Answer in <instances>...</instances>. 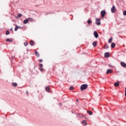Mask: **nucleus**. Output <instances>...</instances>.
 <instances>
[{
	"mask_svg": "<svg viewBox=\"0 0 126 126\" xmlns=\"http://www.w3.org/2000/svg\"><path fill=\"white\" fill-rule=\"evenodd\" d=\"M87 87H88V85L87 84H84L81 86V91H83V90H85V89H87Z\"/></svg>",
	"mask_w": 126,
	"mask_h": 126,
	"instance_id": "nucleus-1",
	"label": "nucleus"
},
{
	"mask_svg": "<svg viewBox=\"0 0 126 126\" xmlns=\"http://www.w3.org/2000/svg\"><path fill=\"white\" fill-rule=\"evenodd\" d=\"M111 10L112 13H115L116 11V6H113L111 8Z\"/></svg>",
	"mask_w": 126,
	"mask_h": 126,
	"instance_id": "nucleus-2",
	"label": "nucleus"
},
{
	"mask_svg": "<svg viewBox=\"0 0 126 126\" xmlns=\"http://www.w3.org/2000/svg\"><path fill=\"white\" fill-rule=\"evenodd\" d=\"M15 25V31H17V30L18 29H22L23 28V27H18V26H17V25Z\"/></svg>",
	"mask_w": 126,
	"mask_h": 126,
	"instance_id": "nucleus-3",
	"label": "nucleus"
},
{
	"mask_svg": "<svg viewBox=\"0 0 126 126\" xmlns=\"http://www.w3.org/2000/svg\"><path fill=\"white\" fill-rule=\"evenodd\" d=\"M105 14H106V11H105V10L101 11V17H104V16H105Z\"/></svg>",
	"mask_w": 126,
	"mask_h": 126,
	"instance_id": "nucleus-4",
	"label": "nucleus"
},
{
	"mask_svg": "<svg viewBox=\"0 0 126 126\" xmlns=\"http://www.w3.org/2000/svg\"><path fill=\"white\" fill-rule=\"evenodd\" d=\"M94 35L95 37V38H98V37H99V34H98V32H97L94 31Z\"/></svg>",
	"mask_w": 126,
	"mask_h": 126,
	"instance_id": "nucleus-5",
	"label": "nucleus"
},
{
	"mask_svg": "<svg viewBox=\"0 0 126 126\" xmlns=\"http://www.w3.org/2000/svg\"><path fill=\"white\" fill-rule=\"evenodd\" d=\"M113 73V70L112 69H108L106 71V74H109V73Z\"/></svg>",
	"mask_w": 126,
	"mask_h": 126,
	"instance_id": "nucleus-6",
	"label": "nucleus"
},
{
	"mask_svg": "<svg viewBox=\"0 0 126 126\" xmlns=\"http://www.w3.org/2000/svg\"><path fill=\"white\" fill-rule=\"evenodd\" d=\"M105 58H109L110 57V53L109 52H106L104 54Z\"/></svg>",
	"mask_w": 126,
	"mask_h": 126,
	"instance_id": "nucleus-7",
	"label": "nucleus"
},
{
	"mask_svg": "<svg viewBox=\"0 0 126 126\" xmlns=\"http://www.w3.org/2000/svg\"><path fill=\"white\" fill-rule=\"evenodd\" d=\"M39 69L40 70H41V71H44V69L43 68V64H39Z\"/></svg>",
	"mask_w": 126,
	"mask_h": 126,
	"instance_id": "nucleus-8",
	"label": "nucleus"
},
{
	"mask_svg": "<svg viewBox=\"0 0 126 126\" xmlns=\"http://www.w3.org/2000/svg\"><path fill=\"white\" fill-rule=\"evenodd\" d=\"M121 65L123 67H126V63H125L124 62H121Z\"/></svg>",
	"mask_w": 126,
	"mask_h": 126,
	"instance_id": "nucleus-9",
	"label": "nucleus"
},
{
	"mask_svg": "<svg viewBox=\"0 0 126 126\" xmlns=\"http://www.w3.org/2000/svg\"><path fill=\"white\" fill-rule=\"evenodd\" d=\"M35 54L36 55V56L37 57V58H39V57H40V54L39 53V52H38V51H35Z\"/></svg>",
	"mask_w": 126,
	"mask_h": 126,
	"instance_id": "nucleus-10",
	"label": "nucleus"
},
{
	"mask_svg": "<svg viewBox=\"0 0 126 126\" xmlns=\"http://www.w3.org/2000/svg\"><path fill=\"white\" fill-rule=\"evenodd\" d=\"M28 22H29V21H28V18L27 19L24 20L23 21L24 24H27V23H28Z\"/></svg>",
	"mask_w": 126,
	"mask_h": 126,
	"instance_id": "nucleus-11",
	"label": "nucleus"
},
{
	"mask_svg": "<svg viewBox=\"0 0 126 126\" xmlns=\"http://www.w3.org/2000/svg\"><path fill=\"white\" fill-rule=\"evenodd\" d=\"M6 41L7 42H13V40H12V38H7Z\"/></svg>",
	"mask_w": 126,
	"mask_h": 126,
	"instance_id": "nucleus-12",
	"label": "nucleus"
},
{
	"mask_svg": "<svg viewBox=\"0 0 126 126\" xmlns=\"http://www.w3.org/2000/svg\"><path fill=\"white\" fill-rule=\"evenodd\" d=\"M12 86H13V87H16L17 86V83H12Z\"/></svg>",
	"mask_w": 126,
	"mask_h": 126,
	"instance_id": "nucleus-13",
	"label": "nucleus"
},
{
	"mask_svg": "<svg viewBox=\"0 0 126 126\" xmlns=\"http://www.w3.org/2000/svg\"><path fill=\"white\" fill-rule=\"evenodd\" d=\"M93 47H96V46H97V41H94L93 43Z\"/></svg>",
	"mask_w": 126,
	"mask_h": 126,
	"instance_id": "nucleus-14",
	"label": "nucleus"
},
{
	"mask_svg": "<svg viewBox=\"0 0 126 126\" xmlns=\"http://www.w3.org/2000/svg\"><path fill=\"white\" fill-rule=\"evenodd\" d=\"M46 91H47V92H50V91H51V89L48 87H47L46 88Z\"/></svg>",
	"mask_w": 126,
	"mask_h": 126,
	"instance_id": "nucleus-15",
	"label": "nucleus"
},
{
	"mask_svg": "<svg viewBox=\"0 0 126 126\" xmlns=\"http://www.w3.org/2000/svg\"><path fill=\"white\" fill-rule=\"evenodd\" d=\"M120 85V83L118 82H116L114 83V86H116V87H118Z\"/></svg>",
	"mask_w": 126,
	"mask_h": 126,
	"instance_id": "nucleus-16",
	"label": "nucleus"
},
{
	"mask_svg": "<svg viewBox=\"0 0 126 126\" xmlns=\"http://www.w3.org/2000/svg\"><path fill=\"white\" fill-rule=\"evenodd\" d=\"M88 24H91L92 23V21L90 19H89L87 21Z\"/></svg>",
	"mask_w": 126,
	"mask_h": 126,
	"instance_id": "nucleus-17",
	"label": "nucleus"
},
{
	"mask_svg": "<svg viewBox=\"0 0 126 126\" xmlns=\"http://www.w3.org/2000/svg\"><path fill=\"white\" fill-rule=\"evenodd\" d=\"M30 44L31 45V46H33V45H34V41H31V42H30Z\"/></svg>",
	"mask_w": 126,
	"mask_h": 126,
	"instance_id": "nucleus-18",
	"label": "nucleus"
},
{
	"mask_svg": "<svg viewBox=\"0 0 126 126\" xmlns=\"http://www.w3.org/2000/svg\"><path fill=\"white\" fill-rule=\"evenodd\" d=\"M115 47H116V44H115V43H112L111 44V47L115 48Z\"/></svg>",
	"mask_w": 126,
	"mask_h": 126,
	"instance_id": "nucleus-19",
	"label": "nucleus"
},
{
	"mask_svg": "<svg viewBox=\"0 0 126 126\" xmlns=\"http://www.w3.org/2000/svg\"><path fill=\"white\" fill-rule=\"evenodd\" d=\"M87 113H88V114L92 116V115H93V113H92V112L90 111H88Z\"/></svg>",
	"mask_w": 126,
	"mask_h": 126,
	"instance_id": "nucleus-20",
	"label": "nucleus"
},
{
	"mask_svg": "<svg viewBox=\"0 0 126 126\" xmlns=\"http://www.w3.org/2000/svg\"><path fill=\"white\" fill-rule=\"evenodd\" d=\"M28 20L29 21H31V22H32V21H33V19H32V18H28Z\"/></svg>",
	"mask_w": 126,
	"mask_h": 126,
	"instance_id": "nucleus-21",
	"label": "nucleus"
},
{
	"mask_svg": "<svg viewBox=\"0 0 126 126\" xmlns=\"http://www.w3.org/2000/svg\"><path fill=\"white\" fill-rule=\"evenodd\" d=\"M95 23H96V25H101V22H96Z\"/></svg>",
	"mask_w": 126,
	"mask_h": 126,
	"instance_id": "nucleus-22",
	"label": "nucleus"
},
{
	"mask_svg": "<svg viewBox=\"0 0 126 126\" xmlns=\"http://www.w3.org/2000/svg\"><path fill=\"white\" fill-rule=\"evenodd\" d=\"M113 40V38H111L109 39L108 43H112V41Z\"/></svg>",
	"mask_w": 126,
	"mask_h": 126,
	"instance_id": "nucleus-23",
	"label": "nucleus"
},
{
	"mask_svg": "<svg viewBox=\"0 0 126 126\" xmlns=\"http://www.w3.org/2000/svg\"><path fill=\"white\" fill-rule=\"evenodd\" d=\"M10 33V32H9V31H7L6 32L5 34H6V35H9Z\"/></svg>",
	"mask_w": 126,
	"mask_h": 126,
	"instance_id": "nucleus-24",
	"label": "nucleus"
},
{
	"mask_svg": "<svg viewBox=\"0 0 126 126\" xmlns=\"http://www.w3.org/2000/svg\"><path fill=\"white\" fill-rule=\"evenodd\" d=\"M108 48H109V45H108V44L104 46V49H108Z\"/></svg>",
	"mask_w": 126,
	"mask_h": 126,
	"instance_id": "nucleus-25",
	"label": "nucleus"
},
{
	"mask_svg": "<svg viewBox=\"0 0 126 126\" xmlns=\"http://www.w3.org/2000/svg\"><path fill=\"white\" fill-rule=\"evenodd\" d=\"M82 124H83L84 125H86V121L85 120H83L82 121Z\"/></svg>",
	"mask_w": 126,
	"mask_h": 126,
	"instance_id": "nucleus-26",
	"label": "nucleus"
},
{
	"mask_svg": "<svg viewBox=\"0 0 126 126\" xmlns=\"http://www.w3.org/2000/svg\"><path fill=\"white\" fill-rule=\"evenodd\" d=\"M100 20H101V19H100V18H96V21H97V22H100Z\"/></svg>",
	"mask_w": 126,
	"mask_h": 126,
	"instance_id": "nucleus-27",
	"label": "nucleus"
},
{
	"mask_svg": "<svg viewBox=\"0 0 126 126\" xmlns=\"http://www.w3.org/2000/svg\"><path fill=\"white\" fill-rule=\"evenodd\" d=\"M18 17H21L22 16V14L19 13L18 14Z\"/></svg>",
	"mask_w": 126,
	"mask_h": 126,
	"instance_id": "nucleus-28",
	"label": "nucleus"
},
{
	"mask_svg": "<svg viewBox=\"0 0 126 126\" xmlns=\"http://www.w3.org/2000/svg\"><path fill=\"white\" fill-rule=\"evenodd\" d=\"M70 90H73V89H74V88H73V87H70L69 88Z\"/></svg>",
	"mask_w": 126,
	"mask_h": 126,
	"instance_id": "nucleus-29",
	"label": "nucleus"
},
{
	"mask_svg": "<svg viewBox=\"0 0 126 126\" xmlns=\"http://www.w3.org/2000/svg\"><path fill=\"white\" fill-rule=\"evenodd\" d=\"M24 46L26 47L28 45V43L27 42H24Z\"/></svg>",
	"mask_w": 126,
	"mask_h": 126,
	"instance_id": "nucleus-30",
	"label": "nucleus"
},
{
	"mask_svg": "<svg viewBox=\"0 0 126 126\" xmlns=\"http://www.w3.org/2000/svg\"><path fill=\"white\" fill-rule=\"evenodd\" d=\"M123 15H126V11H125L123 12Z\"/></svg>",
	"mask_w": 126,
	"mask_h": 126,
	"instance_id": "nucleus-31",
	"label": "nucleus"
},
{
	"mask_svg": "<svg viewBox=\"0 0 126 126\" xmlns=\"http://www.w3.org/2000/svg\"><path fill=\"white\" fill-rule=\"evenodd\" d=\"M39 62H40V63H43V60L40 59V60H39Z\"/></svg>",
	"mask_w": 126,
	"mask_h": 126,
	"instance_id": "nucleus-32",
	"label": "nucleus"
},
{
	"mask_svg": "<svg viewBox=\"0 0 126 126\" xmlns=\"http://www.w3.org/2000/svg\"><path fill=\"white\" fill-rule=\"evenodd\" d=\"M125 96L126 97V88H125Z\"/></svg>",
	"mask_w": 126,
	"mask_h": 126,
	"instance_id": "nucleus-33",
	"label": "nucleus"
},
{
	"mask_svg": "<svg viewBox=\"0 0 126 126\" xmlns=\"http://www.w3.org/2000/svg\"><path fill=\"white\" fill-rule=\"evenodd\" d=\"M10 31H13V29H12V28H11V29H10Z\"/></svg>",
	"mask_w": 126,
	"mask_h": 126,
	"instance_id": "nucleus-34",
	"label": "nucleus"
},
{
	"mask_svg": "<svg viewBox=\"0 0 126 126\" xmlns=\"http://www.w3.org/2000/svg\"><path fill=\"white\" fill-rule=\"evenodd\" d=\"M76 101H77V102H78V99H77Z\"/></svg>",
	"mask_w": 126,
	"mask_h": 126,
	"instance_id": "nucleus-35",
	"label": "nucleus"
},
{
	"mask_svg": "<svg viewBox=\"0 0 126 126\" xmlns=\"http://www.w3.org/2000/svg\"><path fill=\"white\" fill-rule=\"evenodd\" d=\"M93 110H94V108H93Z\"/></svg>",
	"mask_w": 126,
	"mask_h": 126,
	"instance_id": "nucleus-36",
	"label": "nucleus"
}]
</instances>
